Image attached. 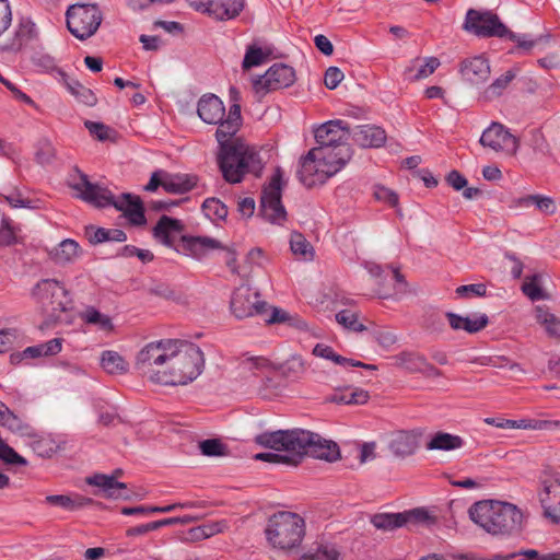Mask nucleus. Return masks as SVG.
<instances>
[{
    "label": "nucleus",
    "instance_id": "2",
    "mask_svg": "<svg viewBox=\"0 0 560 560\" xmlns=\"http://www.w3.org/2000/svg\"><path fill=\"white\" fill-rule=\"evenodd\" d=\"M470 520L493 536H513L523 529L524 514L515 505L497 500H483L468 511Z\"/></svg>",
    "mask_w": 560,
    "mask_h": 560
},
{
    "label": "nucleus",
    "instance_id": "43",
    "mask_svg": "<svg viewBox=\"0 0 560 560\" xmlns=\"http://www.w3.org/2000/svg\"><path fill=\"white\" fill-rule=\"evenodd\" d=\"M81 319L86 324L96 326L103 331H112L114 328L110 317L101 313L93 306L86 307L81 313Z\"/></svg>",
    "mask_w": 560,
    "mask_h": 560
},
{
    "label": "nucleus",
    "instance_id": "49",
    "mask_svg": "<svg viewBox=\"0 0 560 560\" xmlns=\"http://www.w3.org/2000/svg\"><path fill=\"white\" fill-rule=\"evenodd\" d=\"M205 215L211 221L224 220L228 217V207L217 198H208L202 203Z\"/></svg>",
    "mask_w": 560,
    "mask_h": 560
},
{
    "label": "nucleus",
    "instance_id": "42",
    "mask_svg": "<svg viewBox=\"0 0 560 560\" xmlns=\"http://www.w3.org/2000/svg\"><path fill=\"white\" fill-rule=\"evenodd\" d=\"M372 524L378 529H394L408 524V516L404 513H381L375 514L372 520Z\"/></svg>",
    "mask_w": 560,
    "mask_h": 560
},
{
    "label": "nucleus",
    "instance_id": "30",
    "mask_svg": "<svg viewBox=\"0 0 560 560\" xmlns=\"http://www.w3.org/2000/svg\"><path fill=\"white\" fill-rule=\"evenodd\" d=\"M269 308L267 307V312ZM267 324H285L296 330H306L307 324L298 314H292L280 307H271L270 315L265 319Z\"/></svg>",
    "mask_w": 560,
    "mask_h": 560
},
{
    "label": "nucleus",
    "instance_id": "25",
    "mask_svg": "<svg viewBox=\"0 0 560 560\" xmlns=\"http://www.w3.org/2000/svg\"><path fill=\"white\" fill-rule=\"evenodd\" d=\"M420 433L417 431H398L393 434L388 447L398 457L412 455L419 447Z\"/></svg>",
    "mask_w": 560,
    "mask_h": 560
},
{
    "label": "nucleus",
    "instance_id": "59",
    "mask_svg": "<svg viewBox=\"0 0 560 560\" xmlns=\"http://www.w3.org/2000/svg\"><path fill=\"white\" fill-rule=\"evenodd\" d=\"M264 59L265 54L262 52L261 48L256 46H248L242 62L243 69L248 70L253 67L259 66L264 62Z\"/></svg>",
    "mask_w": 560,
    "mask_h": 560
},
{
    "label": "nucleus",
    "instance_id": "61",
    "mask_svg": "<svg viewBox=\"0 0 560 560\" xmlns=\"http://www.w3.org/2000/svg\"><path fill=\"white\" fill-rule=\"evenodd\" d=\"M458 298H471V296H485L487 293V287L483 283H472L460 285L456 289Z\"/></svg>",
    "mask_w": 560,
    "mask_h": 560
},
{
    "label": "nucleus",
    "instance_id": "12",
    "mask_svg": "<svg viewBox=\"0 0 560 560\" xmlns=\"http://www.w3.org/2000/svg\"><path fill=\"white\" fill-rule=\"evenodd\" d=\"M464 28L479 37H504L509 33L497 14L474 9L467 11Z\"/></svg>",
    "mask_w": 560,
    "mask_h": 560
},
{
    "label": "nucleus",
    "instance_id": "63",
    "mask_svg": "<svg viewBox=\"0 0 560 560\" xmlns=\"http://www.w3.org/2000/svg\"><path fill=\"white\" fill-rule=\"evenodd\" d=\"M504 37H508L509 39H511L517 44V46H516L517 51L522 50L524 52H528L535 47V45L537 43L535 39L529 38L525 34H522V35L515 34L511 31H509V33Z\"/></svg>",
    "mask_w": 560,
    "mask_h": 560
},
{
    "label": "nucleus",
    "instance_id": "11",
    "mask_svg": "<svg viewBox=\"0 0 560 560\" xmlns=\"http://www.w3.org/2000/svg\"><path fill=\"white\" fill-rule=\"evenodd\" d=\"M282 171L277 168L261 192L260 212L265 220L282 225L287 220V211L281 202Z\"/></svg>",
    "mask_w": 560,
    "mask_h": 560
},
{
    "label": "nucleus",
    "instance_id": "55",
    "mask_svg": "<svg viewBox=\"0 0 560 560\" xmlns=\"http://www.w3.org/2000/svg\"><path fill=\"white\" fill-rule=\"evenodd\" d=\"M32 63L36 68H38L40 71H44V72H49V73L56 72V74L58 75V71H62L61 69L58 68L55 57H52L51 55H49L47 52H43V51L35 52L32 56Z\"/></svg>",
    "mask_w": 560,
    "mask_h": 560
},
{
    "label": "nucleus",
    "instance_id": "54",
    "mask_svg": "<svg viewBox=\"0 0 560 560\" xmlns=\"http://www.w3.org/2000/svg\"><path fill=\"white\" fill-rule=\"evenodd\" d=\"M35 159L40 165H48L55 161L56 149L48 139H40L37 142Z\"/></svg>",
    "mask_w": 560,
    "mask_h": 560
},
{
    "label": "nucleus",
    "instance_id": "32",
    "mask_svg": "<svg viewBox=\"0 0 560 560\" xmlns=\"http://www.w3.org/2000/svg\"><path fill=\"white\" fill-rule=\"evenodd\" d=\"M196 186V178L186 174L164 173L163 188L171 194H185Z\"/></svg>",
    "mask_w": 560,
    "mask_h": 560
},
{
    "label": "nucleus",
    "instance_id": "26",
    "mask_svg": "<svg viewBox=\"0 0 560 560\" xmlns=\"http://www.w3.org/2000/svg\"><path fill=\"white\" fill-rule=\"evenodd\" d=\"M36 36V25L30 19H22L14 31L13 37L2 46V49L18 52Z\"/></svg>",
    "mask_w": 560,
    "mask_h": 560
},
{
    "label": "nucleus",
    "instance_id": "40",
    "mask_svg": "<svg viewBox=\"0 0 560 560\" xmlns=\"http://www.w3.org/2000/svg\"><path fill=\"white\" fill-rule=\"evenodd\" d=\"M228 528L226 521H215L205 523L200 526L194 527L189 530L191 540H202L210 538L217 534L223 533Z\"/></svg>",
    "mask_w": 560,
    "mask_h": 560
},
{
    "label": "nucleus",
    "instance_id": "46",
    "mask_svg": "<svg viewBox=\"0 0 560 560\" xmlns=\"http://www.w3.org/2000/svg\"><path fill=\"white\" fill-rule=\"evenodd\" d=\"M535 312L537 322L545 328L548 335H560V319L558 317L541 305L536 306Z\"/></svg>",
    "mask_w": 560,
    "mask_h": 560
},
{
    "label": "nucleus",
    "instance_id": "58",
    "mask_svg": "<svg viewBox=\"0 0 560 560\" xmlns=\"http://www.w3.org/2000/svg\"><path fill=\"white\" fill-rule=\"evenodd\" d=\"M199 450L205 456H222L226 453V446L218 439L201 441Z\"/></svg>",
    "mask_w": 560,
    "mask_h": 560
},
{
    "label": "nucleus",
    "instance_id": "44",
    "mask_svg": "<svg viewBox=\"0 0 560 560\" xmlns=\"http://www.w3.org/2000/svg\"><path fill=\"white\" fill-rule=\"evenodd\" d=\"M395 365L409 372H421L427 365L425 360L412 352H401L394 358Z\"/></svg>",
    "mask_w": 560,
    "mask_h": 560
},
{
    "label": "nucleus",
    "instance_id": "38",
    "mask_svg": "<svg viewBox=\"0 0 560 560\" xmlns=\"http://www.w3.org/2000/svg\"><path fill=\"white\" fill-rule=\"evenodd\" d=\"M517 71L514 69L508 70L504 74L497 78L485 91L483 97L487 101H492L501 96L508 89L510 83L515 79Z\"/></svg>",
    "mask_w": 560,
    "mask_h": 560
},
{
    "label": "nucleus",
    "instance_id": "36",
    "mask_svg": "<svg viewBox=\"0 0 560 560\" xmlns=\"http://www.w3.org/2000/svg\"><path fill=\"white\" fill-rule=\"evenodd\" d=\"M290 249L292 254L303 261H311L314 259V248L312 244L305 238L302 233L292 232L290 235Z\"/></svg>",
    "mask_w": 560,
    "mask_h": 560
},
{
    "label": "nucleus",
    "instance_id": "62",
    "mask_svg": "<svg viewBox=\"0 0 560 560\" xmlns=\"http://www.w3.org/2000/svg\"><path fill=\"white\" fill-rule=\"evenodd\" d=\"M532 206H535L544 214H553L557 209L555 200L544 195H533Z\"/></svg>",
    "mask_w": 560,
    "mask_h": 560
},
{
    "label": "nucleus",
    "instance_id": "9",
    "mask_svg": "<svg viewBox=\"0 0 560 560\" xmlns=\"http://www.w3.org/2000/svg\"><path fill=\"white\" fill-rule=\"evenodd\" d=\"M66 21L69 32L78 39L85 40L97 32L103 14L95 3H75L68 7Z\"/></svg>",
    "mask_w": 560,
    "mask_h": 560
},
{
    "label": "nucleus",
    "instance_id": "5",
    "mask_svg": "<svg viewBox=\"0 0 560 560\" xmlns=\"http://www.w3.org/2000/svg\"><path fill=\"white\" fill-rule=\"evenodd\" d=\"M218 164L223 178L230 184L241 183L246 174L259 177L264 168L259 153L244 141L219 150Z\"/></svg>",
    "mask_w": 560,
    "mask_h": 560
},
{
    "label": "nucleus",
    "instance_id": "33",
    "mask_svg": "<svg viewBox=\"0 0 560 560\" xmlns=\"http://www.w3.org/2000/svg\"><path fill=\"white\" fill-rule=\"evenodd\" d=\"M45 502L50 505L60 506L67 511H75L84 506L91 505L93 503V500L80 494H50L45 498Z\"/></svg>",
    "mask_w": 560,
    "mask_h": 560
},
{
    "label": "nucleus",
    "instance_id": "37",
    "mask_svg": "<svg viewBox=\"0 0 560 560\" xmlns=\"http://www.w3.org/2000/svg\"><path fill=\"white\" fill-rule=\"evenodd\" d=\"M101 366L108 374H124L128 370V363L116 351L106 350L101 354Z\"/></svg>",
    "mask_w": 560,
    "mask_h": 560
},
{
    "label": "nucleus",
    "instance_id": "51",
    "mask_svg": "<svg viewBox=\"0 0 560 560\" xmlns=\"http://www.w3.org/2000/svg\"><path fill=\"white\" fill-rule=\"evenodd\" d=\"M306 363L300 355H291L282 365L284 376L296 380L306 372Z\"/></svg>",
    "mask_w": 560,
    "mask_h": 560
},
{
    "label": "nucleus",
    "instance_id": "29",
    "mask_svg": "<svg viewBox=\"0 0 560 560\" xmlns=\"http://www.w3.org/2000/svg\"><path fill=\"white\" fill-rule=\"evenodd\" d=\"M58 80L80 103L88 106H94L96 104V97L94 93L90 89L82 85L79 81L69 78L65 71H58Z\"/></svg>",
    "mask_w": 560,
    "mask_h": 560
},
{
    "label": "nucleus",
    "instance_id": "31",
    "mask_svg": "<svg viewBox=\"0 0 560 560\" xmlns=\"http://www.w3.org/2000/svg\"><path fill=\"white\" fill-rule=\"evenodd\" d=\"M269 366V360L264 357H245L240 361L237 371L242 377L248 380L264 374Z\"/></svg>",
    "mask_w": 560,
    "mask_h": 560
},
{
    "label": "nucleus",
    "instance_id": "6",
    "mask_svg": "<svg viewBox=\"0 0 560 560\" xmlns=\"http://www.w3.org/2000/svg\"><path fill=\"white\" fill-rule=\"evenodd\" d=\"M305 535V522L296 513L278 512L271 515L265 527L268 545L284 553L300 547Z\"/></svg>",
    "mask_w": 560,
    "mask_h": 560
},
{
    "label": "nucleus",
    "instance_id": "27",
    "mask_svg": "<svg viewBox=\"0 0 560 560\" xmlns=\"http://www.w3.org/2000/svg\"><path fill=\"white\" fill-rule=\"evenodd\" d=\"M352 139L363 148H380L386 141V132L373 125L358 126L352 132Z\"/></svg>",
    "mask_w": 560,
    "mask_h": 560
},
{
    "label": "nucleus",
    "instance_id": "19",
    "mask_svg": "<svg viewBox=\"0 0 560 560\" xmlns=\"http://www.w3.org/2000/svg\"><path fill=\"white\" fill-rule=\"evenodd\" d=\"M85 482L90 486L97 487L105 499H132V495L127 490V485L115 480V476L95 474L86 477Z\"/></svg>",
    "mask_w": 560,
    "mask_h": 560
},
{
    "label": "nucleus",
    "instance_id": "4",
    "mask_svg": "<svg viewBox=\"0 0 560 560\" xmlns=\"http://www.w3.org/2000/svg\"><path fill=\"white\" fill-rule=\"evenodd\" d=\"M72 188L82 200L94 207L104 208L113 206L117 210L122 211L132 224L142 225L145 223L144 210L139 197L131 194H121L116 198L108 188L91 183L88 176L82 173L80 174V180L73 184Z\"/></svg>",
    "mask_w": 560,
    "mask_h": 560
},
{
    "label": "nucleus",
    "instance_id": "3",
    "mask_svg": "<svg viewBox=\"0 0 560 560\" xmlns=\"http://www.w3.org/2000/svg\"><path fill=\"white\" fill-rule=\"evenodd\" d=\"M262 443L280 444L281 446H283V443L290 445V450L293 451L290 459L295 460V465L305 455L327 462H334L340 457L337 443L302 429L279 430V433H275V435H265Z\"/></svg>",
    "mask_w": 560,
    "mask_h": 560
},
{
    "label": "nucleus",
    "instance_id": "16",
    "mask_svg": "<svg viewBox=\"0 0 560 560\" xmlns=\"http://www.w3.org/2000/svg\"><path fill=\"white\" fill-rule=\"evenodd\" d=\"M539 501L544 515L553 524L560 523V476L546 475L541 480Z\"/></svg>",
    "mask_w": 560,
    "mask_h": 560
},
{
    "label": "nucleus",
    "instance_id": "48",
    "mask_svg": "<svg viewBox=\"0 0 560 560\" xmlns=\"http://www.w3.org/2000/svg\"><path fill=\"white\" fill-rule=\"evenodd\" d=\"M424 63L420 66L417 72L413 74V65L409 66L405 70V77L410 81H418L425 79L431 75L440 66V60L436 57L424 58Z\"/></svg>",
    "mask_w": 560,
    "mask_h": 560
},
{
    "label": "nucleus",
    "instance_id": "20",
    "mask_svg": "<svg viewBox=\"0 0 560 560\" xmlns=\"http://www.w3.org/2000/svg\"><path fill=\"white\" fill-rule=\"evenodd\" d=\"M459 71L466 81L472 84H479L488 80L490 75V65L483 56H475L463 60Z\"/></svg>",
    "mask_w": 560,
    "mask_h": 560
},
{
    "label": "nucleus",
    "instance_id": "14",
    "mask_svg": "<svg viewBox=\"0 0 560 560\" xmlns=\"http://www.w3.org/2000/svg\"><path fill=\"white\" fill-rule=\"evenodd\" d=\"M294 81L295 71L292 67L284 63H276L264 75L254 80L253 88L256 94L264 96L271 91L288 88Z\"/></svg>",
    "mask_w": 560,
    "mask_h": 560
},
{
    "label": "nucleus",
    "instance_id": "34",
    "mask_svg": "<svg viewBox=\"0 0 560 560\" xmlns=\"http://www.w3.org/2000/svg\"><path fill=\"white\" fill-rule=\"evenodd\" d=\"M463 445L464 441L459 435L438 432L432 435L425 447L429 451H454L460 448Z\"/></svg>",
    "mask_w": 560,
    "mask_h": 560
},
{
    "label": "nucleus",
    "instance_id": "13",
    "mask_svg": "<svg viewBox=\"0 0 560 560\" xmlns=\"http://www.w3.org/2000/svg\"><path fill=\"white\" fill-rule=\"evenodd\" d=\"M230 310L237 319H244L267 313V303L260 300L257 291L248 285H241L231 296Z\"/></svg>",
    "mask_w": 560,
    "mask_h": 560
},
{
    "label": "nucleus",
    "instance_id": "10",
    "mask_svg": "<svg viewBox=\"0 0 560 560\" xmlns=\"http://www.w3.org/2000/svg\"><path fill=\"white\" fill-rule=\"evenodd\" d=\"M350 135L349 127L343 120L326 121L314 130L317 143L315 148L331 155H337L341 152V149H346L349 162L352 156V150L348 143Z\"/></svg>",
    "mask_w": 560,
    "mask_h": 560
},
{
    "label": "nucleus",
    "instance_id": "24",
    "mask_svg": "<svg viewBox=\"0 0 560 560\" xmlns=\"http://www.w3.org/2000/svg\"><path fill=\"white\" fill-rule=\"evenodd\" d=\"M275 433H279V431L264 432L261 434H258L255 438V442L262 447H268V448L276 451V453H258L255 455V458L258 460H264V462L295 465V460L290 459V457L293 453V451L290 450V445H285L283 443V446H281L280 444L277 445V444L270 443V445H269V444L262 443L265 435H275Z\"/></svg>",
    "mask_w": 560,
    "mask_h": 560
},
{
    "label": "nucleus",
    "instance_id": "7",
    "mask_svg": "<svg viewBox=\"0 0 560 560\" xmlns=\"http://www.w3.org/2000/svg\"><path fill=\"white\" fill-rule=\"evenodd\" d=\"M31 299L46 316L40 329L60 320L61 314L72 306V299L65 285L56 279H42L31 289Z\"/></svg>",
    "mask_w": 560,
    "mask_h": 560
},
{
    "label": "nucleus",
    "instance_id": "18",
    "mask_svg": "<svg viewBox=\"0 0 560 560\" xmlns=\"http://www.w3.org/2000/svg\"><path fill=\"white\" fill-rule=\"evenodd\" d=\"M241 125V107L238 104H233L230 107L226 119H222L219 122V127L215 132L219 150H223L225 147H236V141L241 140L233 139V137L237 133Z\"/></svg>",
    "mask_w": 560,
    "mask_h": 560
},
{
    "label": "nucleus",
    "instance_id": "53",
    "mask_svg": "<svg viewBox=\"0 0 560 560\" xmlns=\"http://www.w3.org/2000/svg\"><path fill=\"white\" fill-rule=\"evenodd\" d=\"M79 256V244L73 240H63L56 249L55 257L59 262L72 261Z\"/></svg>",
    "mask_w": 560,
    "mask_h": 560
},
{
    "label": "nucleus",
    "instance_id": "1",
    "mask_svg": "<svg viewBox=\"0 0 560 560\" xmlns=\"http://www.w3.org/2000/svg\"><path fill=\"white\" fill-rule=\"evenodd\" d=\"M203 353L194 343L163 339L145 345L138 353L137 369L151 382L166 385H187L203 368Z\"/></svg>",
    "mask_w": 560,
    "mask_h": 560
},
{
    "label": "nucleus",
    "instance_id": "47",
    "mask_svg": "<svg viewBox=\"0 0 560 560\" xmlns=\"http://www.w3.org/2000/svg\"><path fill=\"white\" fill-rule=\"evenodd\" d=\"M27 439H30V445L33 451L40 457H50L57 451L55 441L38 434L36 430L35 435L27 436Z\"/></svg>",
    "mask_w": 560,
    "mask_h": 560
},
{
    "label": "nucleus",
    "instance_id": "21",
    "mask_svg": "<svg viewBox=\"0 0 560 560\" xmlns=\"http://www.w3.org/2000/svg\"><path fill=\"white\" fill-rule=\"evenodd\" d=\"M183 228L184 225L179 220L163 215L153 229V236L161 244L173 247L180 236Z\"/></svg>",
    "mask_w": 560,
    "mask_h": 560
},
{
    "label": "nucleus",
    "instance_id": "64",
    "mask_svg": "<svg viewBox=\"0 0 560 560\" xmlns=\"http://www.w3.org/2000/svg\"><path fill=\"white\" fill-rule=\"evenodd\" d=\"M517 556H523L525 560H560V553H545L540 555L535 549H522L516 552Z\"/></svg>",
    "mask_w": 560,
    "mask_h": 560
},
{
    "label": "nucleus",
    "instance_id": "57",
    "mask_svg": "<svg viewBox=\"0 0 560 560\" xmlns=\"http://www.w3.org/2000/svg\"><path fill=\"white\" fill-rule=\"evenodd\" d=\"M313 354L318 358L331 360L334 363L347 366L348 358L337 354L330 346L317 343L313 349Z\"/></svg>",
    "mask_w": 560,
    "mask_h": 560
},
{
    "label": "nucleus",
    "instance_id": "56",
    "mask_svg": "<svg viewBox=\"0 0 560 560\" xmlns=\"http://www.w3.org/2000/svg\"><path fill=\"white\" fill-rule=\"evenodd\" d=\"M336 320L345 328L353 331H363L365 326L358 319V314L350 310H342L336 314Z\"/></svg>",
    "mask_w": 560,
    "mask_h": 560
},
{
    "label": "nucleus",
    "instance_id": "41",
    "mask_svg": "<svg viewBox=\"0 0 560 560\" xmlns=\"http://www.w3.org/2000/svg\"><path fill=\"white\" fill-rule=\"evenodd\" d=\"M370 395L362 388L346 389L331 395L330 401L347 405H363L368 402Z\"/></svg>",
    "mask_w": 560,
    "mask_h": 560
},
{
    "label": "nucleus",
    "instance_id": "17",
    "mask_svg": "<svg viewBox=\"0 0 560 560\" xmlns=\"http://www.w3.org/2000/svg\"><path fill=\"white\" fill-rule=\"evenodd\" d=\"M188 2L197 11L225 21L234 19L241 13L245 0H188Z\"/></svg>",
    "mask_w": 560,
    "mask_h": 560
},
{
    "label": "nucleus",
    "instance_id": "15",
    "mask_svg": "<svg viewBox=\"0 0 560 560\" xmlns=\"http://www.w3.org/2000/svg\"><path fill=\"white\" fill-rule=\"evenodd\" d=\"M480 143L495 152H503L508 155L516 154L518 140L502 124L492 122L480 137Z\"/></svg>",
    "mask_w": 560,
    "mask_h": 560
},
{
    "label": "nucleus",
    "instance_id": "35",
    "mask_svg": "<svg viewBox=\"0 0 560 560\" xmlns=\"http://www.w3.org/2000/svg\"><path fill=\"white\" fill-rule=\"evenodd\" d=\"M86 237L91 244H100L107 241L110 242H125L127 235L122 230L90 226L85 231Z\"/></svg>",
    "mask_w": 560,
    "mask_h": 560
},
{
    "label": "nucleus",
    "instance_id": "39",
    "mask_svg": "<svg viewBox=\"0 0 560 560\" xmlns=\"http://www.w3.org/2000/svg\"><path fill=\"white\" fill-rule=\"evenodd\" d=\"M1 427L9 430L11 433L19 435L21 438L34 436L35 428H33L27 421H25L22 417L15 415L13 411L7 417Z\"/></svg>",
    "mask_w": 560,
    "mask_h": 560
},
{
    "label": "nucleus",
    "instance_id": "8",
    "mask_svg": "<svg viewBox=\"0 0 560 560\" xmlns=\"http://www.w3.org/2000/svg\"><path fill=\"white\" fill-rule=\"evenodd\" d=\"M347 163L348 153L346 149H341V152L337 155H331L313 148L300 161L299 178L308 188L323 185L340 172Z\"/></svg>",
    "mask_w": 560,
    "mask_h": 560
},
{
    "label": "nucleus",
    "instance_id": "52",
    "mask_svg": "<svg viewBox=\"0 0 560 560\" xmlns=\"http://www.w3.org/2000/svg\"><path fill=\"white\" fill-rule=\"evenodd\" d=\"M521 290L532 301H539L546 299L545 293L540 287L539 275L526 277L521 287Z\"/></svg>",
    "mask_w": 560,
    "mask_h": 560
},
{
    "label": "nucleus",
    "instance_id": "22",
    "mask_svg": "<svg viewBox=\"0 0 560 560\" xmlns=\"http://www.w3.org/2000/svg\"><path fill=\"white\" fill-rule=\"evenodd\" d=\"M198 116L209 125L219 124L225 114L223 102L214 94L203 95L198 102Z\"/></svg>",
    "mask_w": 560,
    "mask_h": 560
},
{
    "label": "nucleus",
    "instance_id": "60",
    "mask_svg": "<svg viewBox=\"0 0 560 560\" xmlns=\"http://www.w3.org/2000/svg\"><path fill=\"white\" fill-rule=\"evenodd\" d=\"M374 197L376 200L385 202L390 207H396L398 205V195L394 190L382 185H376L374 187Z\"/></svg>",
    "mask_w": 560,
    "mask_h": 560
},
{
    "label": "nucleus",
    "instance_id": "28",
    "mask_svg": "<svg viewBox=\"0 0 560 560\" xmlns=\"http://www.w3.org/2000/svg\"><path fill=\"white\" fill-rule=\"evenodd\" d=\"M450 326L454 330H465L475 334L483 329L488 325V317L485 314L470 316H460L455 313H447Z\"/></svg>",
    "mask_w": 560,
    "mask_h": 560
},
{
    "label": "nucleus",
    "instance_id": "50",
    "mask_svg": "<svg viewBox=\"0 0 560 560\" xmlns=\"http://www.w3.org/2000/svg\"><path fill=\"white\" fill-rule=\"evenodd\" d=\"M22 242L20 231L7 219L0 222V247L11 246Z\"/></svg>",
    "mask_w": 560,
    "mask_h": 560
},
{
    "label": "nucleus",
    "instance_id": "45",
    "mask_svg": "<svg viewBox=\"0 0 560 560\" xmlns=\"http://www.w3.org/2000/svg\"><path fill=\"white\" fill-rule=\"evenodd\" d=\"M339 557L340 552L336 546L328 542L317 544L303 556L305 560H339Z\"/></svg>",
    "mask_w": 560,
    "mask_h": 560
},
{
    "label": "nucleus",
    "instance_id": "23",
    "mask_svg": "<svg viewBox=\"0 0 560 560\" xmlns=\"http://www.w3.org/2000/svg\"><path fill=\"white\" fill-rule=\"evenodd\" d=\"M183 248L187 255L202 259L214 249H223V245L209 236H183Z\"/></svg>",
    "mask_w": 560,
    "mask_h": 560
}]
</instances>
